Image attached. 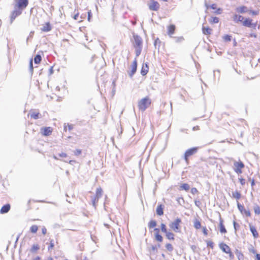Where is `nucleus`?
I'll list each match as a JSON object with an SVG mask.
<instances>
[{
  "label": "nucleus",
  "mask_w": 260,
  "mask_h": 260,
  "mask_svg": "<svg viewBox=\"0 0 260 260\" xmlns=\"http://www.w3.org/2000/svg\"><path fill=\"white\" fill-rule=\"evenodd\" d=\"M150 99L148 97L143 98L138 102V107L140 110L144 111L151 105Z\"/></svg>",
  "instance_id": "f257e3e1"
},
{
  "label": "nucleus",
  "mask_w": 260,
  "mask_h": 260,
  "mask_svg": "<svg viewBox=\"0 0 260 260\" xmlns=\"http://www.w3.org/2000/svg\"><path fill=\"white\" fill-rule=\"evenodd\" d=\"M198 147H192L187 149L184 153V159L186 163L188 162V158L197 153Z\"/></svg>",
  "instance_id": "f03ea898"
},
{
  "label": "nucleus",
  "mask_w": 260,
  "mask_h": 260,
  "mask_svg": "<svg viewBox=\"0 0 260 260\" xmlns=\"http://www.w3.org/2000/svg\"><path fill=\"white\" fill-rule=\"evenodd\" d=\"M181 223V219L180 218H177L169 224V226L175 232H179L180 230L179 224Z\"/></svg>",
  "instance_id": "7ed1b4c3"
},
{
  "label": "nucleus",
  "mask_w": 260,
  "mask_h": 260,
  "mask_svg": "<svg viewBox=\"0 0 260 260\" xmlns=\"http://www.w3.org/2000/svg\"><path fill=\"white\" fill-rule=\"evenodd\" d=\"M22 10L19 9L18 8L14 6V10L12 12L11 16H10V23L12 24L15 18L20 16L22 13Z\"/></svg>",
  "instance_id": "20e7f679"
},
{
  "label": "nucleus",
  "mask_w": 260,
  "mask_h": 260,
  "mask_svg": "<svg viewBox=\"0 0 260 260\" xmlns=\"http://www.w3.org/2000/svg\"><path fill=\"white\" fill-rule=\"evenodd\" d=\"M28 4V0H15L14 6L23 10L26 8Z\"/></svg>",
  "instance_id": "39448f33"
},
{
  "label": "nucleus",
  "mask_w": 260,
  "mask_h": 260,
  "mask_svg": "<svg viewBox=\"0 0 260 260\" xmlns=\"http://www.w3.org/2000/svg\"><path fill=\"white\" fill-rule=\"evenodd\" d=\"M134 42V47H143V40L141 37L138 35L134 34L133 35Z\"/></svg>",
  "instance_id": "423d86ee"
},
{
  "label": "nucleus",
  "mask_w": 260,
  "mask_h": 260,
  "mask_svg": "<svg viewBox=\"0 0 260 260\" xmlns=\"http://www.w3.org/2000/svg\"><path fill=\"white\" fill-rule=\"evenodd\" d=\"M234 171L237 173V174H241L242 173V169H243L244 167V164L241 161H235L234 162Z\"/></svg>",
  "instance_id": "0eeeda50"
},
{
  "label": "nucleus",
  "mask_w": 260,
  "mask_h": 260,
  "mask_svg": "<svg viewBox=\"0 0 260 260\" xmlns=\"http://www.w3.org/2000/svg\"><path fill=\"white\" fill-rule=\"evenodd\" d=\"M237 207L240 211V212L242 214H244L246 217H250L251 216L250 212L249 210H246L244 208V207L241 205L238 201H237Z\"/></svg>",
  "instance_id": "6e6552de"
},
{
  "label": "nucleus",
  "mask_w": 260,
  "mask_h": 260,
  "mask_svg": "<svg viewBox=\"0 0 260 260\" xmlns=\"http://www.w3.org/2000/svg\"><path fill=\"white\" fill-rule=\"evenodd\" d=\"M148 7L150 10L157 11L159 8V4L157 2L152 0L148 4Z\"/></svg>",
  "instance_id": "1a4fd4ad"
},
{
  "label": "nucleus",
  "mask_w": 260,
  "mask_h": 260,
  "mask_svg": "<svg viewBox=\"0 0 260 260\" xmlns=\"http://www.w3.org/2000/svg\"><path fill=\"white\" fill-rule=\"evenodd\" d=\"M131 71L130 73H129V76L130 77H132L133 75L135 74V73L136 72L137 68V59L135 58V60H134L133 64L131 67Z\"/></svg>",
  "instance_id": "9d476101"
},
{
  "label": "nucleus",
  "mask_w": 260,
  "mask_h": 260,
  "mask_svg": "<svg viewBox=\"0 0 260 260\" xmlns=\"http://www.w3.org/2000/svg\"><path fill=\"white\" fill-rule=\"evenodd\" d=\"M252 20L249 18H246L245 20H243L242 23L243 25L245 26L248 27H253L254 28L256 26L255 24H252L251 23Z\"/></svg>",
  "instance_id": "9b49d317"
},
{
  "label": "nucleus",
  "mask_w": 260,
  "mask_h": 260,
  "mask_svg": "<svg viewBox=\"0 0 260 260\" xmlns=\"http://www.w3.org/2000/svg\"><path fill=\"white\" fill-rule=\"evenodd\" d=\"M220 248L225 253H230L231 251L230 247L225 243H221L219 244Z\"/></svg>",
  "instance_id": "f8f14e48"
},
{
  "label": "nucleus",
  "mask_w": 260,
  "mask_h": 260,
  "mask_svg": "<svg viewBox=\"0 0 260 260\" xmlns=\"http://www.w3.org/2000/svg\"><path fill=\"white\" fill-rule=\"evenodd\" d=\"M11 208V206L9 204H7L4 205L0 210V213L4 214L8 213Z\"/></svg>",
  "instance_id": "ddd939ff"
},
{
  "label": "nucleus",
  "mask_w": 260,
  "mask_h": 260,
  "mask_svg": "<svg viewBox=\"0 0 260 260\" xmlns=\"http://www.w3.org/2000/svg\"><path fill=\"white\" fill-rule=\"evenodd\" d=\"M154 231L155 232V240L158 242H162V236L159 235V229L158 228H155L154 229Z\"/></svg>",
  "instance_id": "4468645a"
},
{
  "label": "nucleus",
  "mask_w": 260,
  "mask_h": 260,
  "mask_svg": "<svg viewBox=\"0 0 260 260\" xmlns=\"http://www.w3.org/2000/svg\"><path fill=\"white\" fill-rule=\"evenodd\" d=\"M28 115H30L31 118H34V119H38L41 117V114L39 112H35L33 111H30Z\"/></svg>",
  "instance_id": "2eb2a0df"
},
{
  "label": "nucleus",
  "mask_w": 260,
  "mask_h": 260,
  "mask_svg": "<svg viewBox=\"0 0 260 260\" xmlns=\"http://www.w3.org/2000/svg\"><path fill=\"white\" fill-rule=\"evenodd\" d=\"M148 72V64L146 63H143L142 65V67L141 71V74L143 76L146 75Z\"/></svg>",
  "instance_id": "dca6fc26"
},
{
  "label": "nucleus",
  "mask_w": 260,
  "mask_h": 260,
  "mask_svg": "<svg viewBox=\"0 0 260 260\" xmlns=\"http://www.w3.org/2000/svg\"><path fill=\"white\" fill-rule=\"evenodd\" d=\"M42 130L43 135L45 136L50 135L52 133V129L50 127H44Z\"/></svg>",
  "instance_id": "f3484780"
},
{
  "label": "nucleus",
  "mask_w": 260,
  "mask_h": 260,
  "mask_svg": "<svg viewBox=\"0 0 260 260\" xmlns=\"http://www.w3.org/2000/svg\"><path fill=\"white\" fill-rule=\"evenodd\" d=\"M41 30L44 32H48L51 30V26L49 22H47L41 28Z\"/></svg>",
  "instance_id": "a211bd4d"
},
{
  "label": "nucleus",
  "mask_w": 260,
  "mask_h": 260,
  "mask_svg": "<svg viewBox=\"0 0 260 260\" xmlns=\"http://www.w3.org/2000/svg\"><path fill=\"white\" fill-rule=\"evenodd\" d=\"M219 230L220 232L221 233H226L227 232L223 224V220L220 217L219 219Z\"/></svg>",
  "instance_id": "6ab92c4d"
},
{
  "label": "nucleus",
  "mask_w": 260,
  "mask_h": 260,
  "mask_svg": "<svg viewBox=\"0 0 260 260\" xmlns=\"http://www.w3.org/2000/svg\"><path fill=\"white\" fill-rule=\"evenodd\" d=\"M164 207L162 205H159L156 208V214L159 215L161 216L163 215L164 214V211H163Z\"/></svg>",
  "instance_id": "aec40b11"
},
{
  "label": "nucleus",
  "mask_w": 260,
  "mask_h": 260,
  "mask_svg": "<svg viewBox=\"0 0 260 260\" xmlns=\"http://www.w3.org/2000/svg\"><path fill=\"white\" fill-rule=\"evenodd\" d=\"M233 18H234V20L236 22H243V21L244 19L242 16L237 15V14L234 15Z\"/></svg>",
  "instance_id": "412c9836"
},
{
  "label": "nucleus",
  "mask_w": 260,
  "mask_h": 260,
  "mask_svg": "<svg viewBox=\"0 0 260 260\" xmlns=\"http://www.w3.org/2000/svg\"><path fill=\"white\" fill-rule=\"evenodd\" d=\"M202 30H203V33L204 35H206L211 34L212 31V30L211 28H210L209 27H205L204 26L202 27Z\"/></svg>",
  "instance_id": "4be33fe9"
},
{
  "label": "nucleus",
  "mask_w": 260,
  "mask_h": 260,
  "mask_svg": "<svg viewBox=\"0 0 260 260\" xmlns=\"http://www.w3.org/2000/svg\"><path fill=\"white\" fill-rule=\"evenodd\" d=\"M236 11L238 13H244L247 11V8L245 6H241L236 9Z\"/></svg>",
  "instance_id": "5701e85b"
},
{
  "label": "nucleus",
  "mask_w": 260,
  "mask_h": 260,
  "mask_svg": "<svg viewBox=\"0 0 260 260\" xmlns=\"http://www.w3.org/2000/svg\"><path fill=\"white\" fill-rule=\"evenodd\" d=\"M103 190L101 187L98 188L96 190V194L94 197L97 198V200H99V198L101 197L102 195Z\"/></svg>",
  "instance_id": "b1692460"
},
{
  "label": "nucleus",
  "mask_w": 260,
  "mask_h": 260,
  "mask_svg": "<svg viewBox=\"0 0 260 260\" xmlns=\"http://www.w3.org/2000/svg\"><path fill=\"white\" fill-rule=\"evenodd\" d=\"M235 254H236L239 260L243 259L244 255L240 250L236 249L235 251Z\"/></svg>",
  "instance_id": "393cba45"
},
{
  "label": "nucleus",
  "mask_w": 260,
  "mask_h": 260,
  "mask_svg": "<svg viewBox=\"0 0 260 260\" xmlns=\"http://www.w3.org/2000/svg\"><path fill=\"white\" fill-rule=\"evenodd\" d=\"M175 26L174 25H171L168 27V35L171 36L174 33Z\"/></svg>",
  "instance_id": "a878e982"
},
{
  "label": "nucleus",
  "mask_w": 260,
  "mask_h": 260,
  "mask_svg": "<svg viewBox=\"0 0 260 260\" xmlns=\"http://www.w3.org/2000/svg\"><path fill=\"white\" fill-rule=\"evenodd\" d=\"M250 230L254 238L257 237L258 233L256 229L253 226H250Z\"/></svg>",
  "instance_id": "bb28decb"
},
{
  "label": "nucleus",
  "mask_w": 260,
  "mask_h": 260,
  "mask_svg": "<svg viewBox=\"0 0 260 260\" xmlns=\"http://www.w3.org/2000/svg\"><path fill=\"white\" fill-rule=\"evenodd\" d=\"M40 249V246L37 244H33L32 246L30 251L32 252H36L37 250H38Z\"/></svg>",
  "instance_id": "cd10ccee"
},
{
  "label": "nucleus",
  "mask_w": 260,
  "mask_h": 260,
  "mask_svg": "<svg viewBox=\"0 0 260 260\" xmlns=\"http://www.w3.org/2000/svg\"><path fill=\"white\" fill-rule=\"evenodd\" d=\"M190 188L189 185L187 183H183L180 186V190H185L188 191Z\"/></svg>",
  "instance_id": "c85d7f7f"
},
{
  "label": "nucleus",
  "mask_w": 260,
  "mask_h": 260,
  "mask_svg": "<svg viewBox=\"0 0 260 260\" xmlns=\"http://www.w3.org/2000/svg\"><path fill=\"white\" fill-rule=\"evenodd\" d=\"M193 226L196 229H199L201 228V224L199 220L195 219L193 222Z\"/></svg>",
  "instance_id": "c756f323"
},
{
  "label": "nucleus",
  "mask_w": 260,
  "mask_h": 260,
  "mask_svg": "<svg viewBox=\"0 0 260 260\" xmlns=\"http://www.w3.org/2000/svg\"><path fill=\"white\" fill-rule=\"evenodd\" d=\"M167 238L169 240H174V235L173 233L171 232L168 231L165 233Z\"/></svg>",
  "instance_id": "7c9ffc66"
},
{
  "label": "nucleus",
  "mask_w": 260,
  "mask_h": 260,
  "mask_svg": "<svg viewBox=\"0 0 260 260\" xmlns=\"http://www.w3.org/2000/svg\"><path fill=\"white\" fill-rule=\"evenodd\" d=\"M42 60V57L40 54H37L34 58V62L36 64L39 63Z\"/></svg>",
  "instance_id": "2f4dec72"
},
{
  "label": "nucleus",
  "mask_w": 260,
  "mask_h": 260,
  "mask_svg": "<svg viewBox=\"0 0 260 260\" xmlns=\"http://www.w3.org/2000/svg\"><path fill=\"white\" fill-rule=\"evenodd\" d=\"M232 195H233V197L236 199L237 200L240 199L241 197V193L239 192H238V191L233 192L232 193Z\"/></svg>",
  "instance_id": "473e14b6"
},
{
  "label": "nucleus",
  "mask_w": 260,
  "mask_h": 260,
  "mask_svg": "<svg viewBox=\"0 0 260 260\" xmlns=\"http://www.w3.org/2000/svg\"><path fill=\"white\" fill-rule=\"evenodd\" d=\"M135 48L136 56V58H137V57H138L141 54L142 47H135Z\"/></svg>",
  "instance_id": "72a5a7b5"
},
{
  "label": "nucleus",
  "mask_w": 260,
  "mask_h": 260,
  "mask_svg": "<svg viewBox=\"0 0 260 260\" xmlns=\"http://www.w3.org/2000/svg\"><path fill=\"white\" fill-rule=\"evenodd\" d=\"M209 21L211 23H217L219 22V18L216 17H211L209 20Z\"/></svg>",
  "instance_id": "f704fd0d"
},
{
  "label": "nucleus",
  "mask_w": 260,
  "mask_h": 260,
  "mask_svg": "<svg viewBox=\"0 0 260 260\" xmlns=\"http://www.w3.org/2000/svg\"><path fill=\"white\" fill-rule=\"evenodd\" d=\"M156 225V222L155 220H151L148 224V226L150 229L154 228Z\"/></svg>",
  "instance_id": "c9c22d12"
},
{
  "label": "nucleus",
  "mask_w": 260,
  "mask_h": 260,
  "mask_svg": "<svg viewBox=\"0 0 260 260\" xmlns=\"http://www.w3.org/2000/svg\"><path fill=\"white\" fill-rule=\"evenodd\" d=\"M38 230V227L36 225H32L30 228V231L32 233H36Z\"/></svg>",
  "instance_id": "e433bc0d"
},
{
  "label": "nucleus",
  "mask_w": 260,
  "mask_h": 260,
  "mask_svg": "<svg viewBox=\"0 0 260 260\" xmlns=\"http://www.w3.org/2000/svg\"><path fill=\"white\" fill-rule=\"evenodd\" d=\"M254 211L256 214H260V207L258 205H255L254 207Z\"/></svg>",
  "instance_id": "4c0bfd02"
},
{
  "label": "nucleus",
  "mask_w": 260,
  "mask_h": 260,
  "mask_svg": "<svg viewBox=\"0 0 260 260\" xmlns=\"http://www.w3.org/2000/svg\"><path fill=\"white\" fill-rule=\"evenodd\" d=\"M166 248H167V249L170 252H171L173 250V246L170 244V243H168L166 245Z\"/></svg>",
  "instance_id": "58836bf2"
},
{
  "label": "nucleus",
  "mask_w": 260,
  "mask_h": 260,
  "mask_svg": "<svg viewBox=\"0 0 260 260\" xmlns=\"http://www.w3.org/2000/svg\"><path fill=\"white\" fill-rule=\"evenodd\" d=\"M92 199V203L93 206L95 207L96 206V203L98 202V200H97V198L95 197H91Z\"/></svg>",
  "instance_id": "ea45409f"
},
{
  "label": "nucleus",
  "mask_w": 260,
  "mask_h": 260,
  "mask_svg": "<svg viewBox=\"0 0 260 260\" xmlns=\"http://www.w3.org/2000/svg\"><path fill=\"white\" fill-rule=\"evenodd\" d=\"M161 230L162 232L166 233L168 232L166 225L164 223L161 224Z\"/></svg>",
  "instance_id": "a19ab883"
},
{
  "label": "nucleus",
  "mask_w": 260,
  "mask_h": 260,
  "mask_svg": "<svg viewBox=\"0 0 260 260\" xmlns=\"http://www.w3.org/2000/svg\"><path fill=\"white\" fill-rule=\"evenodd\" d=\"M223 38L225 41H231L232 37L230 35H226L223 37Z\"/></svg>",
  "instance_id": "79ce46f5"
},
{
  "label": "nucleus",
  "mask_w": 260,
  "mask_h": 260,
  "mask_svg": "<svg viewBox=\"0 0 260 260\" xmlns=\"http://www.w3.org/2000/svg\"><path fill=\"white\" fill-rule=\"evenodd\" d=\"M68 126V128L69 131L72 130L73 128V126L72 124H68L67 125H66V123L64 125V130L65 131H67V126Z\"/></svg>",
  "instance_id": "37998d69"
},
{
  "label": "nucleus",
  "mask_w": 260,
  "mask_h": 260,
  "mask_svg": "<svg viewBox=\"0 0 260 260\" xmlns=\"http://www.w3.org/2000/svg\"><path fill=\"white\" fill-rule=\"evenodd\" d=\"M248 250L250 252H251L255 254L256 253V250L252 246H251L250 247H249Z\"/></svg>",
  "instance_id": "c03bdc74"
},
{
  "label": "nucleus",
  "mask_w": 260,
  "mask_h": 260,
  "mask_svg": "<svg viewBox=\"0 0 260 260\" xmlns=\"http://www.w3.org/2000/svg\"><path fill=\"white\" fill-rule=\"evenodd\" d=\"M207 245L208 247H210L211 248H213L214 247V244L211 241H207Z\"/></svg>",
  "instance_id": "a18cd8bd"
},
{
  "label": "nucleus",
  "mask_w": 260,
  "mask_h": 260,
  "mask_svg": "<svg viewBox=\"0 0 260 260\" xmlns=\"http://www.w3.org/2000/svg\"><path fill=\"white\" fill-rule=\"evenodd\" d=\"M29 69L30 72L32 73L33 71V63L32 59H31L29 61Z\"/></svg>",
  "instance_id": "49530a36"
},
{
  "label": "nucleus",
  "mask_w": 260,
  "mask_h": 260,
  "mask_svg": "<svg viewBox=\"0 0 260 260\" xmlns=\"http://www.w3.org/2000/svg\"><path fill=\"white\" fill-rule=\"evenodd\" d=\"M177 201L180 205H182L181 201H182L183 203L184 202V199L182 197L178 198L177 199Z\"/></svg>",
  "instance_id": "de8ad7c7"
},
{
  "label": "nucleus",
  "mask_w": 260,
  "mask_h": 260,
  "mask_svg": "<svg viewBox=\"0 0 260 260\" xmlns=\"http://www.w3.org/2000/svg\"><path fill=\"white\" fill-rule=\"evenodd\" d=\"M54 246V243H53V240H51L50 241V245L48 247V250H49L50 249H52Z\"/></svg>",
  "instance_id": "09e8293b"
},
{
  "label": "nucleus",
  "mask_w": 260,
  "mask_h": 260,
  "mask_svg": "<svg viewBox=\"0 0 260 260\" xmlns=\"http://www.w3.org/2000/svg\"><path fill=\"white\" fill-rule=\"evenodd\" d=\"M82 151L80 149H76L75 152L74 154L76 155H79L81 153Z\"/></svg>",
  "instance_id": "8fccbe9b"
},
{
  "label": "nucleus",
  "mask_w": 260,
  "mask_h": 260,
  "mask_svg": "<svg viewBox=\"0 0 260 260\" xmlns=\"http://www.w3.org/2000/svg\"><path fill=\"white\" fill-rule=\"evenodd\" d=\"M233 225L235 231H237V229L240 226L239 225L238 223H237L235 221H234Z\"/></svg>",
  "instance_id": "3c124183"
},
{
  "label": "nucleus",
  "mask_w": 260,
  "mask_h": 260,
  "mask_svg": "<svg viewBox=\"0 0 260 260\" xmlns=\"http://www.w3.org/2000/svg\"><path fill=\"white\" fill-rule=\"evenodd\" d=\"M198 192L197 189L196 188H192L191 189V193L194 194Z\"/></svg>",
  "instance_id": "603ef678"
},
{
  "label": "nucleus",
  "mask_w": 260,
  "mask_h": 260,
  "mask_svg": "<svg viewBox=\"0 0 260 260\" xmlns=\"http://www.w3.org/2000/svg\"><path fill=\"white\" fill-rule=\"evenodd\" d=\"M203 232L205 236H207L208 235V230L206 227L203 228Z\"/></svg>",
  "instance_id": "864d4df0"
},
{
  "label": "nucleus",
  "mask_w": 260,
  "mask_h": 260,
  "mask_svg": "<svg viewBox=\"0 0 260 260\" xmlns=\"http://www.w3.org/2000/svg\"><path fill=\"white\" fill-rule=\"evenodd\" d=\"M239 181L242 185H244L245 183V180L243 178H239Z\"/></svg>",
  "instance_id": "5fc2aeb1"
},
{
  "label": "nucleus",
  "mask_w": 260,
  "mask_h": 260,
  "mask_svg": "<svg viewBox=\"0 0 260 260\" xmlns=\"http://www.w3.org/2000/svg\"><path fill=\"white\" fill-rule=\"evenodd\" d=\"M58 155H59V156H60L61 157H67V156H68L66 153H63V152H62L61 153H59Z\"/></svg>",
  "instance_id": "6e6d98bb"
},
{
  "label": "nucleus",
  "mask_w": 260,
  "mask_h": 260,
  "mask_svg": "<svg viewBox=\"0 0 260 260\" xmlns=\"http://www.w3.org/2000/svg\"><path fill=\"white\" fill-rule=\"evenodd\" d=\"M228 253L229 254V257H230V259H233L234 258V255L233 254V253L231 252V251H230V253Z\"/></svg>",
  "instance_id": "4d7b16f0"
},
{
  "label": "nucleus",
  "mask_w": 260,
  "mask_h": 260,
  "mask_svg": "<svg viewBox=\"0 0 260 260\" xmlns=\"http://www.w3.org/2000/svg\"><path fill=\"white\" fill-rule=\"evenodd\" d=\"M42 232L43 235H45L47 233V229L44 226L42 229Z\"/></svg>",
  "instance_id": "13d9d810"
},
{
  "label": "nucleus",
  "mask_w": 260,
  "mask_h": 260,
  "mask_svg": "<svg viewBox=\"0 0 260 260\" xmlns=\"http://www.w3.org/2000/svg\"><path fill=\"white\" fill-rule=\"evenodd\" d=\"M255 260H260V254L256 253Z\"/></svg>",
  "instance_id": "bf43d9fd"
},
{
  "label": "nucleus",
  "mask_w": 260,
  "mask_h": 260,
  "mask_svg": "<svg viewBox=\"0 0 260 260\" xmlns=\"http://www.w3.org/2000/svg\"><path fill=\"white\" fill-rule=\"evenodd\" d=\"M221 11H222V10L220 8H218L217 9V10L216 11V12L215 13L217 14H221Z\"/></svg>",
  "instance_id": "052dcab7"
},
{
  "label": "nucleus",
  "mask_w": 260,
  "mask_h": 260,
  "mask_svg": "<svg viewBox=\"0 0 260 260\" xmlns=\"http://www.w3.org/2000/svg\"><path fill=\"white\" fill-rule=\"evenodd\" d=\"M210 7L211 9H213V10H215V9H216V4H212V5H211V6H210Z\"/></svg>",
  "instance_id": "680f3d73"
},
{
  "label": "nucleus",
  "mask_w": 260,
  "mask_h": 260,
  "mask_svg": "<svg viewBox=\"0 0 260 260\" xmlns=\"http://www.w3.org/2000/svg\"><path fill=\"white\" fill-rule=\"evenodd\" d=\"M78 16H79V14L78 13H77L76 14L74 17H73V18L75 19V20H77L78 19Z\"/></svg>",
  "instance_id": "e2e57ef3"
},
{
  "label": "nucleus",
  "mask_w": 260,
  "mask_h": 260,
  "mask_svg": "<svg viewBox=\"0 0 260 260\" xmlns=\"http://www.w3.org/2000/svg\"><path fill=\"white\" fill-rule=\"evenodd\" d=\"M255 185V181L253 179L251 180V185L253 187Z\"/></svg>",
  "instance_id": "0e129e2a"
},
{
  "label": "nucleus",
  "mask_w": 260,
  "mask_h": 260,
  "mask_svg": "<svg viewBox=\"0 0 260 260\" xmlns=\"http://www.w3.org/2000/svg\"><path fill=\"white\" fill-rule=\"evenodd\" d=\"M91 16V12H88V21H90Z\"/></svg>",
  "instance_id": "69168bd1"
},
{
  "label": "nucleus",
  "mask_w": 260,
  "mask_h": 260,
  "mask_svg": "<svg viewBox=\"0 0 260 260\" xmlns=\"http://www.w3.org/2000/svg\"><path fill=\"white\" fill-rule=\"evenodd\" d=\"M158 42L160 43V41L157 38L156 40H155V42H154V46L156 47V44L157 43H158Z\"/></svg>",
  "instance_id": "338daca9"
},
{
  "label": "nucleus",
  "mask_w": 260,
  "mask_h": 260,
  "mask_svg": "<svg viewBox=\"0 0 260 260\" xmlns=\"http://www.w3.org/2000/svg\"><path fill=\"white\" fill-rule=\"evenodd\" d=\"M32 260H41V257L39 256H37L35 258H34Z\"/></svg>",
  "instance_id": "774afa93"
}]
</instances>
